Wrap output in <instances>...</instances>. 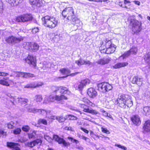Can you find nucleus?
Wrapping results in <instances>:
<instances>
[{
  "label": "nucleus",
  "mask_w": 150,
  "mask_h": 150,
  "mask_svg": "<svg viewBox=\"0 0 150 150\" xmlns=\"http://www.w3.org/2000/svg\"><path fill=\"white\" fill-rule=\"evenodd\" d=\"M53 138L54 140L59 144H62L65 147H67L70 145V143L69 142H67L63 138H61L57 135L54 134Z\"/></svg>",
  "instance_id": "nucleus-13"
},
{
  "label": "nucleus",
  "mask_w": 150,
  "mask_h": 150,
  "mask_svg": "<svg viewBox=\"0 0 150 150\" xmlns=\"http://www.w3.org/2000/svg\"><path fill=\"white\" fill-rule=\"evenodd\" d=\"M0 134L3 137H5L7 135V132H5L3 130H0Z\"/></svg>",
  "instance_id": "nucleus-42"
},
{
  "label": "nucleus",
  "mask_w": 150,
  "mask_h": 150,
  "mask_svg": "<svg viewBox=\"0 0 150 150\" xmlns=\"http://www.w3.org/2000/svg\"><path fill=\"white\" fill-rule=\"evenodd\" d=\"M99 49L102 53L110 54L113 53L115 50L117 46L112 42V39L105 38L101 41Z\"/></svg>",
  "instance_id": "nucleus-4"
},
{
  "label": "nucleus",
  "mask_w": 150,
  "mask_h": 150,
  "mask_svg": "<svg viewBox=\"0 0 150 150\" xmlns=\"http://www.w3.org/2000/svg\"><path fill=\"white\" fill-rule=\"evenodd\" d=\"M36 87V81L27 84L24 86V88H35Z\"/></svg>",
  "instance_id": "nucleus-27"
},
{
  "label": "nucleus",
  "mask_w": 150,
  "mask_h": 150,
  "mask_svg": "<svg viewBox=\"0 0 150 150\" xmlns=\"http://www.w3.org/2000/svg\"><path fill=\"white\" fill-rule=\"evenodd\" d=\"M43 24L45 27L53 28L58 24V21L56 18L53 16H46L42 18Z\"/></svg>",
  "instance_id": "nucleus-5"
},
{
  "label": "nucleus",
  "mask_w": 150,
  "mask_h": 150,
  "mask_svg": "<svg viewBox=\"0 0 150 150\" xmlns=\"http://www.w3.org/2000/svg\"><path fill=\"white\" fill-rule=\"evenodd\" d=\"M7 127L9 129H12L13 128L14 126L10 123H9L7 124Z\"/></svg>",
  "instance_id": "nucleus-54"
},
{
  "label": "nucleus",
  "mask_w": 150,
  "mask_h": 150,
  "mask_svg": "<svg viewBox=\"0 0 150 150\" xmlns=\"http://www.w3.org/2000/svg\"><path fill=\"white\" fill-rule=\"evenodd\" d=\"M131 54V53L129 50L127 51L124 52V53L122 54L121 57H122L123 58H125L126 57H128Z\"/></svg>",
  "instance_id": "nucleus-38"
},
{
  "label": "nucleus",
  "mask_w": 150,
  "mask_h": 150,
  "mask_svg": "<svg viewBox=\"0 0 150 150\" xmlns=\"http://www.w3.org/2000/svg\"><path fill=\"white\" fill-rule=\"evenodd\" d=\"M144 133L146 132L150 133V120H147L145 121L142 127Z\"/></svg>",
  "instance_id": "nucleus-19"
},
{
  "label": "nucleus",
  "mask_w": 150,
  "mask_h": 150,
  "mask_svg": "<svg viewBox=\"0 0 150 150\" xmlns=\"http://www.w3.org/2000/svg\"><path fill=\"white\" fill-rule=\"evenodd\" d=\"M20 144L18 143L12 142H7L6 143V146L12 150H21L19 147Z\"/></svg>",
  "instance_id": "nucleus-15"
},
{
  "label": "nucleus",
  "mask_w": 150,
  "mask_h": 150,
  "mask_svg": "<svg viewBox=\"0 0 150 150\" xmlns=\"http://www.w3.org/2000/svg\"><path fill=\"white\" fill-rule=\"evenodd\" d=\"M51 88L53 92L57 93L59 91V93L61 94L60 95H50L49 96V99L52 102H54L55 101L59 102L63 100H67L68 99V96H69L71 93V91L69 89L64 86H53L51 87Z\"/></svg>",
  "instance_id": "nucleus-1"
},
{
  "label": "nucleus",
  "mask_w": 150,
  "mask_h": 150,
  "mask_svg": "<svg viewBox=\"0 0 150 150\" xmlns=\"http://www.w3.org/2000/svg\"><path fill=\"white\" fill-rule=\"evenodd\" d=\"M23 37L22 36L16 37L13 35H11L6 38L5 41L9 44L13 45L23 41Z\"/></svg>",
  "instance_id": "nucleus-11"
},
{
  "label": "nucleus",
  "mask_w": 150,
  "mask_h": 150,
  "mask_svg": "<svg viewBox=\"0 0 150 150\" xmlns=\"http://www.w3.org/2000/svg\"><path fill=\"white\" fill-rule=\"evenodd\" d=\"M91 64V63L89 60H83V65H90Z\"/></svg>",
  "instance_id": "nucleus-51"
},
{
  "label": "nucleus",
  "mask_w": 150,
  "mask_h": 150,
  "mask_svg": "<svg viewBox=\"0 0 150 150\" xmlns=\"http://www.w3.org/2000/svg\"><path fill=\"white\" fill-rule=\"evenodd\" d=\"M119 5L122 7L127 8L126 6H123V2H119Z\"/></svg>",
  "instance_id": "nucleus-57"
},
{
  "label": "nucleus",
  "mask_w": 150,
  "mask_h": 150,
  "mask_svg": "<svg viewBox=\"0 0 150 150\" xmlns=\"http://www.w3.org/2000/svg\"><path fill=\"white\" fill-rule=\"evenodd\" d=\"M87 94L90 98H93L97 96L98 93L94 88L91 87L88 89Z\"/></svg>",
  "instance_id": "nucleus-18"
},
{
  "label": "nucleus",
  "mask_w": 150,
  "mask_h": 150,
  "mask_svg": "<svg viewBox=\"0 0 150 150\" xmlns=\"http://www.w3.org/2000/svg\"><path fill=\"white\" fill-rule=\"evenodd\" d=\"M91 1L100 2V0H88Z\"/></svg>",
  "instance_id": "nucleus-62"
},
{
  "label": "nucleus",
  "mask_w": 150,
  "mask_h": 150,
  "mask_svg": "<svg viewBox=\"0 0 150 150\" xmlns=\"http://www.w3.org/2000/svg\"><path fill=\"white\" fill-rule=\"evenodd\" d=\"M83 102L85 103L88 105H90L91 103V102L86 97H84L82 98L81 100Z\"/></svg>",
  "instance_id": "nucleus-34"
},
{
  "label": "nucleus",
  "mask_w": 150,
  "mask_h": 150,
  "mask_svg": "<svg viewBox=\"0 0 150 150\" xmlns=\"http://www.w3.org/2000/svg\"><path fill=\"white\" fill-rule=\"evenodd\" d=\"M18 102L20 103L21 104L26 105L28 100L27 98H18Z\"/></svg>",
  "instance_id": "nucleus-30"
},
{
  "label": "nucleus",
  "mask_w": 150,
  "mask_h": 150,
  "mask_svg": "<svg viewBox=\"0 0 150 150\" xmlns=\"http://www.w3.org/2000/svg\"><path fill=\"white\" fill-rule=\"evenodd\" d=\"M40 0H29V2L31 5L38 7L42 6L43 4Z\"/></svg>",
  "instance_id": "nucleus-21"
},
{
  "label": "nucleus",
  "mask_w": 150,
  "mask_h": 150,
  "mask_svg": "<svg viewBox=\"0 0 150 150\" xmlns=\"http://www.w3.org/2000/svg\"><path fill=\"white\" fill-rule=\"evenodd\" d=\"M80 129L86 134H88L89 132V131L86 129H85L82 127H81Z\"/></svg>",
  "instance_id": "nucleus-55"
},
{
  "label": "nucleus",
  "mask_w": 150,
  "mask_h": 150,
  "mask_svg": "<svg viewBox=\"0 0 150 150\" xmlns=\"http://www.w3.org/2000/svg\"><path fill=\"white\" fill-rule=\"evenodd\" d=\"M75 62L78 66L83 65V64H83V61H82L81 59L79 60L76 61Z\"/></svg>",
  "instance_id": "nucleus-50"
},
{
  "label": "nucleus",
  "mask_w": 150,
  "mask_h": 150,
  "mask_svg": "<svg viewBox=\"0 0 150 150\" xmlns=\"http://www.w3.org/2000/svg\"><path fill=\"white\" fill-rule=\"evenodd\" d=\"M34 100L37 102L42 101L43 100L42 95H37L35 96L34 97Z\"/></svg>",
  "instance_id": "nucleus-32"
},
{
  "label": "nucleus",
  "mask_w": 150,
  "mask_h": 150,
  "mask_svg": "<svg viewBox=\"0 0 150 150\" xmlns=\"http://www.w3.org/2000/svg\"><path fill=\"white\" fill-rule=\"evenodd\" d=\"M144 59L146 63L150 65V52L145 54L144 56Z\"/></svg>",
  "instance_id": "nucleus-26"
},
{
  "label": "nucleus",
  "mask_w": 150,
  "mask_h": 150,
  "mask_svg": "<svg viewBox=\"0 0 150 150\" xmlns=\"http://www.w3.org/2000/svg\"><path fill=\"white\" fill-rule=\"evenodd\" d=\"M9 75V74L4 72L0 71V76L2 77H6Z\"/></svg>",
  "instance_id": "nucleus-48"
},
{
  "label": "nucleus",
  "mask_w": 150,
  "mask_h": 150,
  "mask_svg": "<svg viewBox=\"0 0 150 150\" xmlns=\"http://www.w3.org/2000/svg\"><path fill=\"white\" fill-rule=\"evenodd\" d=\"M130 3V2L128 0H124V4H126L128 3Z\"/></svg>",
  "instance_id": "nucleus-61"
},
{
  "label": "nucleus",
  "mask_w": 150,
  "mask_h": 150,
  "mask_svg": "<svg viewBox=\"0 0 150 150\" xmlns=\"http://www.w3.org/2000/svg\"><path fill=\"white\" fill-rule=\"evenodd\" d=\"M36 83L37 87L41 86L43 85L44 84V83L42 81H36Z\"/></svg>",
  "instance_id": "nucleus-47"
},
{
  "label": "nucleus",
  "mask_w": 150,
  "mask_h": 150,
  "mask_svg": "<svg viewBox=\"0 0 150 150\" xmlns=\"http://www.w3.org/2000/svg\"><path fill=\"white\" fill-rule=\"evenodd\" d=\"M11 98V101L13 103H14V102L15 101V98L13 97V96H11L10 97Z\"/></svg>",
  "instance_id": "nucleus-59"
},
{
  "label": "nucleus",
  "mask_w": 150,
  "mask_h": 150,
  "mask_svg": "<svg viewBox=\"0 0 150 150\" xmlns=\"http://www.w3.org/2000/svg\"><path fill=\"white\" fill-rule=\"evenodd\" d=\"M115 103L123 109H126V107L130 108L133 105L131 96L128 94L123 93L118 95V97L115 100Z\"/></svg>",
  "instance_id": "nucleus-3"
},
{
  "label": "nucleus",
  "mask_w": 150,
  "mask_h": 150,
  "mask_svg": "<svg viewBox=\"0 0 150 150\" xmlns=\"http://www.w3.org/2000/svg\"><path fill=\"white\" fill-rule=\"evenodd\" d=\"M82 139H84L85 141H86L87 139H88L85 136H83L82 137Z\"/></svg>",
  "instance_id": "nucleus-63"
},
{
  "label": "nucleus",
  "mask_w": 150,
  "mask_h": 150,
  "mask_svg": "<svg viewBox=\"0 0 150 150\" xmlns=\"http://www.w3.org/2000/svg\"><path fill=\"white\" fill-rule=\"evenodd\" d=\"M133 2L136 5L138 6H139L140 5V3L139 1H133Z\"/></svg>",
  "instance_id": "nucleus-58"
},
{
  "label": "nucleus",
  "mask_w": 150,
  "mask_h": 150,
  "mask_svg": "<svg viewBox=\"0 0 150 150\" xmlns=\"http://www.w3.org/2000/svg\"><path fill=\"white\" fill-rule=\"evenodd\" d=\"M143 79L142 76L137 75L133 77L131 82L133 84H136L140 86L143 84Z\"/></svg>",
  "instance_id": "nucleus-14"
},
{
  "label": "nucleus",
  "mask_w": 150,
  "mask_h": 150,
  "mask_svg": "<svg viewBox=\"0 0 150 150\" xmlns=\"http://www.w3.org/2000/svg\"><path fill=\"white\" fill-rule=\"evenodd\" d=\"M67 139L71 141V142H75L76 144H77L79 143V141L75 139H74L72 137H67Z\"/></svg>",
  "instance_id": "nucleus-41"
},
{
  "label": "nucleus",
  "mask_w": 150,
  "mask_h": 150,
  "mask_svg": "<svg viewBox=\"0 0 150 150\" xmlns=\"http://www.w3.org/2000/svg\"><path fill=\"white\" fill-rule=\"evenodd\" d=\"M128 64V63L127 62H119L113 66V67L114 69H117L126 67Z\"/></svg>",
  "instance_id": "nucleus-23"
},
{
  "label": "nucleus",
  "mask_w": 150,
  "mask_h": 150,
  "mask_svg": "<svg viewBox=\"0 0 150 150\" xmlns=\"http://www.w3.org/2000/svg\"><path fill=\"white\" fill-rule=\"evenodd\" d=\"M62 15L64 18L71 21L72 23L77 27L81 26V22L76 16L73 7L69 6L65 8L62 11Z\"/></svg>",
  "instance_id": "nucleus-2"
},
{
  "label": "nucleus",
  "mask_w": 150,
  "mask_h": 150,
  "mask_svg": "<svg viewBox=\"0 0 150 150\" xmlns=\"http://www.w3.org/2000/svg\"><path fill=\"white\" fill-rule=\"evenodd\" d=\"M110 61L109 58H103L98 60L97 63L98 64L103 65L108 63Z\"/></svg>",
  "instance_id": "nucleus-24"
},
{
  "label": "nucleus",
  "mask_w": 150,
  "mask_h": 150,
  "mask_svg": "<svg viewBox=\"0 0 150 150\" xmlns=\"http://www.w3.org/2000/svg\"><path fill=\"white\" fill-rule=\"evenodd\" d=\"M67 117L69 120H76L78 119L76 116L72 115H68Z\"/></svg>",
  "instance_id": "nucleus-37"
},
{
  "label": "nucleus",
  "mask_w": 150,
  "mask_h": 150,
  "mask_svg": "<svg viewBox=\"0 0 150 150\" xmlns=\"http://www.w3.org/2000/svg\"><path fill=\"white\" fill-rule=\"evenodd\" d=\"M133 124L136 125H139L141 123V121L139 116L138 115H133L130 118Z\"/></svg>",
  "instance_id": "nucleus-20"
},
{
  "label": "nucleus",
  "mask_w": 150,
  "mask_h": 150,
  "mask_svg": "<svg viewBox=\"0 0 150 150\" xmlns=\"http://www.w3.org/2000/svg\"><path fill=\"white\" fill-rule=\"evenodd\" d=\"M101 130L102 132L106 134H109L110 133L109 131L106 128L102 127L101 128Z\"/></svg>",
  "instance_id": "nucleus-44"
},
{
  "label": "nucleus",
  "mask_w": 150,
  "mask_h": 150,
  "mask_svg": "<svg viewBox=\"0 0 150 150\" xmlns=\"http://www.w3.org/2000/svg\"><path fill=\"white\" fill-rule=\"evenodd\" d=\"M38 123L39 124H42L45 125L47 124V121L46 120L43 119H39L38 120Z\"/></svg>",
  "instance_id": "nucleus-36"
},
{
  "label": "nucleus",
  "mask_w": 150,
  "mask_h": 150,
  "mask_svg": "<svg viewBox=\"0 0 150 150\" xmlns=\"http://www.w3.org/2000/svg\"><path fill=\"white\" fill-rule=\"evenodd\" d=\"M4 10L3 2L0 1V14H2L3 13Z\"/></svg>",
  "instance_id": "nucleus-45"
},
{
  "label": "nucleus",
  "mask_w": 150,
  "mask_h": 150,
  "mask_svg": "<svg viewBox=\"0 0 150 150\" xmlns=\"http://www.w3.org/2000/svg\"><path fill=\"white\" fill-rule=\"evenodd\" d=\"M30 128L28 125H25L23 126L22 127V130L25 132H28L30 130Z\"/></svg>",
  "instance_id": "nucleus-39"
},
{
  "label": "nucleus",
  "mask_w": 150,
  "mask_h": 150,
  "mask_svg": "<svg viewBox=\"0 0 150 150\" xmlns=\"http://www.w3.org/2000/svg\"><path fill=\"white\" fill-rule=\"evenodd\" d=\"M27 145L29 147L32 148L34 146L33 141L28 142L27 143Z\"/></svg>",
  "instance_id": "nucleus-46"
},
{
  "label": "nucleus",
  "mask_w": 150,
  "mask_h": 150,
  "mask_svg": "<svg viewBox=\"0 0 150 150\" xmlns=\"http://www.w3.org/2000/svg\"><path fill=\"white\" fill-rule=\"evenodd\" d=\"M115 146L117 147H118L124 150H127V148L126 147L124 146H122L120 144H115Z\"/></svg>",
  "instance_id": "nucleus-43"
},
{
  "label": "nucleus",
  "mask_w": 150,
  "mask_h": 150,
  "mask_svg": "<svg viewBox=\"0 0 150 150\" xmlns=\"http://www.w3.org/2000/svg\"><path fill=\"white\" fill-rule=\"evenodd\" d=\"M129 50L131 53L133 54H136L138 52L137 47L135 46H133Z\"/></svg>",
  "instance_id": "nucleus-31"
},
{
  "label": "nucleus",
  "mask_w": 150,
  "mask_h": 150,
  "mask_svg": "<svg viewBox=\"0 0 150 150\" xmlns=\"http://www.w3.org/2000/svg\"><path fill=\"white\" fill-rule=\"evenodd\" d=\"M33 17L30 13H26L18 16L15 18V21L17 22L25 23L32 21Z\"/></svg>",
  "instance_id": "nucleus-7"
},
{
  "label": "nucleus",
  "mask_w": 150,
  "mask_h": 150,
  "mask_svg": "<svg viewBox=\"0 0 150 150\" xmlns=\"http://www.w3.org/2000/svg\"><path fill=\"white\" fill-rule=\"evenodd\" d=\"M47 150H54L52 148H47Z\"/></svg>",
  "instance_id": "nucleus-64"
},
{
  "label": "nucleus",
  "mask_w": 150,
  "mask_h": 150,
  "mask_svg": "<svg viewBox=\"0 0 150 150\" xmlns=\"http://www.w3.org/2000/svg\"><path fill=\"white\" fill-rule=\"evenodd\" d=\"M55 118L59 122H64L66 120V118L63 116H57L55 117Z\"/></svg>",
  "instance_id": "nucleus-28"
},
{
  "label": "nucleus",
  "mask_w": 150,
  "mask_h": 150,
  "mask_svg": "<svg viewBox=\"0 0 150 150\" xmlns=\"http://www.w3.org/2000/svg\"><path fill=\"white\" fill-rule=\"evenodd\" d=\"M101 112H102L103 116H105V117H109V116H108V112H107L106 111L104 110H102L101 111Z\"/></svg>",
  "instance_id": "nucleus-53"
},
{
  "label": "nucleus",
  "mask_w": 150,
  "mask_h": 150,
  "mask_svg": "<svg viewBox=\"0 0 150 150\" xmlns=\"http://www.w3.org/2000/svg\"><path fill=\"white\" fill-rule=\"evenodd\" d=\"M9 78H3V79H0V84L6 86H10V82H12L11 80H7Z\"/></svg>",
  "instance_id": "nucleus-22"
},
{
  "label": "nucleus",
  "mask_w": 150,
  "mask_h": 150,
  "mask_svg": "<svg viewBox=\"0 0 150 150\" xmlns=\"http://www.w3.org/2000/svg\"><path fill=\"white\" fill-rule=\"evenodd\" d=\"M20 0H6V1L11 5H17L19 3Z\"/></svg>",
  "instance_id": "nucleus-29"
},
{
  "label": "nucleus",
  "mask_w": 150,
  "mask_h": 150,
  "mask_svg": "<svg viewBox=\"0 0 150 150\" xmlns=\"http://www.w3.org/2000/svg\"><path fill=\"white\" fill-rule=\"evenodd\" d=\"M21 132V130L20 128H17L13 130V134L15 135L19 134Z\"/></svg>",
  "instance_id": "nucleus-35"
},
{
  "label": "nucleus",
  "mask_w": 150,
  "mask_h": 150,
  "mask_svg": "<svg viewBox=\"0 0 150 150\" xmlns=\"http://www.w3.org/2000/svg\"><path fill=\"white\" fill-rule=\"evenodd\" d=\"M39 31V29L38 27H35L32 29V32L33 34H35L36 33L38 32Z\"/></svg>",
  "instance_id": "nucleus-49"
},
{
  "label": "nucleus",
  "mask_w": 150,
  "mask_h": 150,
  "mask_svg": "<svg viewBox=\"0 0 150 150\" xmlns=\"http://www.w3.org/2000/svg\"><path fill=\"white\" fill-rule=\"evenodd\" d=\"M98 89L103 93H105L112 90L113 87L112 85L106 82H102L98 84Z\"/></svg>",
  "instance_id": "nucleus-9"
},
{
  "label": "nucleus",
  "mask_w": 150,
  "mask_h": 150,
  "mask_svg": "<svg viewBox=\"0 0 150 150\" xmlns=\"http://www.w3.org/2000/svg\"><path fill=\"white\" fill-rule=\"evenodd\" d=\"M34 146L38 144L39 143L41 144L42 143V140L39 139H37L36 140L33 141Z\"/></svg>",
  "instance_id": "nucleus-40"
},
{
  "label": "nucleus",
  "mask_w": 150,
  "mask_h": 150,
  "mask_svg": "<svg viewBox=\"0 0 150 150\" xmlns=\"http://www.w3.org/2000/svg\"><path fill=\"white\" fill-rule=\"evenodd\" d=\"M64 129L66 130H69L71 131H73L72 128L71 127H64Z\"/></svg>",
  "instance_id": "nucleus-56"
},
{
  "label": "nucleus",
  "mask_w": 150,
  "mask_h": 150,
  "mask_svg": "<svg viewBox=\"0 0 150 150\" xmlns=\"http://www.w3.org/2000/svg\"><path fill=\"white\" fill-rule=\"evenodd\" d=\"M144 113L146 115H150V107L145 106L143 108Z\"/></svg>",
  "instance_id": "nucleus-33"
},
{
  "label": "nucleus",
  "mask_w": 150,
  "mask_h": 150,
  "mask_svg": "<svg viewBox=\"0 0 150 150\" xmlns=\"http://www.w3.org/2000/svg\"><path fill=\"white\" fill-rule=\"evenodd\" d=\"M80 107L83 109V111L84 112L90 113L93 115H96L99 114V112L96 110H93L91 108H85V107L87 106V105L83 104H80Z\"/></svg>",
  "instance_id": "nucleus-16"
},
{
  "label": "nucleus",
  "mask_w": 150,
  "mask_h": 150,
  "mask_svg": "<svg viewBox=\"0 0 150 150\" xmlns=\"http://www.w3.org/2000/svg\"><path fill=\"white\" fill-rule=\"evenodd\" d=\"M106 2L107 3H108L110 1L108 0H100V2Z\"/></svg>",
  "instance_id": "nucleus-60"
},
{
  "label": "nucleus",
  "mask_w": 150,
  "mask_h": 150,
  "mask_svg": "<svg viewBox=\"0 0 150 150\" xmlns=\"http://www.w3.org/2000/svg\"><path fill=\"white\" fill-rule=\"evenodd\" d=\"M23 47L25 49L32 52H35L39 50V46L36 43H33L30 42H25L23 45Z\"/></svg>",
  "instance_id": "nucleus-10"
},
{
  "label": "nucleus",
  "mask_w": 150,
  "mask_h": 150,
  "mask_svg": "<svg viewBox=\"0 0 150 150\" xmlns=\"http://www.w3.org/2000/svg\"><path fill=\"white\" fill-rule=\"evenodd\" d=\"M59 71L62 74H67L66 76H63L61 78H64L67 77L68 76H73L81 73L80 72H77L74 73L70 74V71L69 70L68 68H62L59 70Z\"/></svg>",
  "instance_id": "nucleus-17"
},
{
  "label": "nucleus",
  "mask_w": 150,
  "mask_h": 150,
  "mask_svg": "<svg viewBox=\"0 0 150 150\" xmlns=\"http://www.w3.org/2000/svg\"><path fill=\"white\" fill-rule=\"evenodd\" d=\"M89 80L85 79L78 81L74 85V87L76 90L79 91H82L83 88L90 83Z\"/></svg>",
  "instance_id": "nucleus-12"
},
{
  "label": "nucleus",
  "mask_w": 150,
  "mask_h": 150,
  "mask_svg": "<svg viewBox=\"0 0 150 150\" xmlns=\"http://www.w3.org/2000/svg\"><path fill=\"white\" fill-rule=\"evenodd\" d=\"M24 60L32 67L35 68L37 67V60L35 56L28 54L27 56L24 59Z\"/></svg>",
  "instance_id": "nucleus-8"
},
{
  "label": "nucleus",
  "mask_w": 150,
  "mask_h": 150,
  "mask_svg": "<svg viewBox=\"0 0 150 150\" xmlns=\"http://www.w3.org/2000/svg\"><path fill=\"white\" fill-rule=\"evenodd\" d=\"M20 75L22 77L24 78H29L30 77H35V76L33 74L27 72H20Z\"/></svg>",
  "instance_id": "nucleus-25"
},
{
  "label": "nucleus",
  "mask_w": 150,
  "mask_h": 150,
  "mask_svg": "<svg viewBox=\"0 0 150 150\" xmlns=\"http://www.w3.org/2000/svg\"><path fill=\"white\" fill-rule=\"evenodd\" d=\"M142 22L135 19H131L129 26L133 34H138L142 29Z\"/></svg>",
  "instance_id": "nucleus-6"
},
{
  "label": "nucleus",
  "mask_w": 150,
  "mask_h": 150,
  "mask_svg": "<svg viewBox=\"0 0 150 150\" xmlns=\"http://www.w3.org/2000/svg\"><path fill=\"white\" fill-rule=\"evenodd\" d=\"M28 135L29 139H31L35 137V135L33 134L32 133H28Z\"/></svg>",
  "instance_id": "nucleus-52"
}]
</instances>
